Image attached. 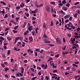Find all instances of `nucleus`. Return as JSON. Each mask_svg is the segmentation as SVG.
<instances>
[{
    "instance_id": "obj_1",
    "label": "nucleus",
    "mask_w": 80,
    "mask_h": 80,
    "mask_svg": "<svg viewBox=\"0 0 80 80\" xmlns=\"http://www.w3.org/2000/svg\"><path fill=\"white\" fill-rule=\"evenodd\" d=\"M56 42L58 44H59L60 45H61L62 43V42L60 40V39L58 38H57L56 39Z\"/></svg>"
},
{
    "instance_id": "obj_2",
    "label": "nucleus",
    "mask_w": 80,
    "mask_h": 80,
    "mask_svg": "<svg viewBox=\"0 0 80 80\" xmlns=\"http://www.w3.org/2000/svg\"><path fill=\"white\" fill-rule=\"evenodd\" d=\"M46 9L48 13H50V8L48 6H46Z\"/></svg>"
},
{
    "instance_id": "obj_3",
    "label": "nucleus",
    "mask_w": 80,
    "mask_h": 80,
    "mask_svg": "<svg viewBox=\"0 0 80 80\" xmlns=\"http://www.w3.org/2000/svg\"><path fill=\"white\" fill-rule=\"evenodd\" d=\"M70 41L72 43V44H74V42L75 41V38H74L73 39H72V38L71 39Z\"/></svg>"
},
{
    "instance_id": "obj_4",
    "label": "nucleus",
    "mask_w": 80,
    "mask_h": 80,
    "mask_svg": "<svg viewBox=\"0 0 80 80\" xmlns=\"http://www.w3.org/2000/svg\"><path fill=\"white\" fill-rule=\"evenodd\" d=\"M38 12V9H36V10H35L34 11H32V13H37Z\"/></svg>"
},
{
    "instance_id": "obj_5",
    "label": "nucleus",
    "mask_w": 80,
    "mask_h": 80,
    "mask_svg": "<svg viewBox=\"0 0 80 80\" xmlns=\"http://www.w3.org/2000/svg\"><path fill=\"white\" fill-rule=\"evenodd\" d=\"M44 43H50V41H48V40L46 39H44Z\"/></svg>"
},
{
    "instance_id": "obj_6",
    "label": "nucleus",
    "mask_w": 80,
    "mask_h": 80,
    "mask_svg": "<svg viewBox=\"0 0 80 80\" xmlns=\"http://www.w3.org/2000/svg\"><path fill=\"white\" fill-rule=\"evenodd\" d=\"M70 17V15H66L64 16V19H68Z\"/></svg>"
},
{
    "instance_id": "obj_7",
    "label": "nucleus",
    "mask_w": 80,
    "mask_h": 80,
    "mask_svg": "<svg viewBox=\"0 0 80 80\" xmlns=\"http://www.w3.org/2000/svg\"><path fill=\"white\" fill-rule=\"evenodd\" d=\"M42 67H44V68L45 69H46V68H47V64H46L45 66L44 64H42Z\"/></svg>"
},
{
    "instance_id": "obj_8",
    "label": "nucleus",
    "mask_w": 80,
    "mask_h": 80,
    "mask_svg": "<svg viewBox=\"0 0 80 80\" xmlns=\"http://www.w3.org/2000/svg\"><path fill=\"white\" fill-rule=\"evenodd\" d=\"M28 29L29 31H31V30L33 29V28L32 27V26H30L28 27Z\"/></svg>"
},
{
    "instance_id": "obj_9",
    "label": "nucleus",
    "mask_w": 80,
    "mask_h": 80,
    "mask_svg": "<svg viewBox=\"0 0 80 80\" xmlns=\"http://www.w3.org/2000/svg\"><path fill=\"white\" fill-rule=\"evenodd\" d=\"M24 71V68H22L21 70V73H23Z\"/></svg>"
},
{
    "instance_id": "obj_10",
    "label": "nucleus",
    "mask_w": 80,
    "mask_h": 80,
    "mask_svg": "<svg viewBox=\"0 0 80 80\" xmlns=\"http://www.w3.org/2000/svg\"><path fill=\"white\" fill-rule=\"evenodd\" d=\"M0 3H2V4H3V5H6V3H5V2L3 1H1L0 2Z\"/></svg>"
},
{
    "instance_id": "obj_11",
    "label": "nucleus",
    "mask_w": 80,
    "mask_h": 80,
    "mask_svg": "<svg viewBox=\"0 0 80 80\" xmlns=\"http://www.w3.org/2000/svg\"><path fill=\"white\" fill-rule=\"evenodd\" d=\"M53 62V61H51L50 62V64L52 66V65H53L54 64V63Z\"/></svg>"
},
{
    "instance_id": "obj_12",
    "label": "nucleus",
    "mask_w": 80,
    "mask_h": 80,
    "mask_svg": "<svg viewBox=\"0 0 80 80\" xmlns=\"http://www.w3.org/2000/svg\"><path fill=\"white\" fill-rule=\"evenodd\" d=\"M29 40H30V41H31L32 42L33 41V38H32V37H29Z\"/></svg>"
},
{
    "instance_id": "obj_13",
    "label": "nucleus",
    "mask_w": 80,
    "mask_h": 80,
    "mask_svg": "<svg viewBox=\"0 0 80 80\" xmlns=\"http://www.w3.org/2000/svg\"><path fill=\"white\" fill-rule=\"evenodd\" d=\"M62 4H65L67 3V2L65 0H64L62 1Z\"/></svg>"
},
{
    "instance_id": "obj_14",
    "label": "nucleus",
    "mask_w": 80,
    "mask_h": 80,
    "mask_svg": "<svg viewBox=\"0 0 80 80\" xmlns=\"http://www.w3.org/2000/svg\"><path fill=\"white\" fill-rule=\"evenodd\" d=\"M1 12L2 13V14L3 15L5 13V9H3L2 11H1Z\"/></svg>"
},
{
    "instance_id": "obj_15",
    "label": "nucleus",
    "mask_w": 80,
    "mask_h": 80,
    "mask_svg": "<svg viewBox=\"0 0 80 80\" xmlns=\"http://www.w3.org/2000/svg\"><path fill=\"white\" fill-rule=\"evenodd\" d=\"M4 69L5 70V72H7V70H9V68H4Z\"/></svg>"
},
{
    "instance_id": "obj_16",
    "label": "nucleus",
    "mask_w": 80,
    "mask_h": 80,
    "mask_svg": "<svg viewBox=\"0 0 80 80\" xmlns=\"http://www.w3.org/2000/svg\"><path fill=\"white\" fill-rule=\"evenodd\" d=\"M7 39L8 40H9L10 41L12 40V38L9 37H7Z\"/></svg>"
},
{
    "instance_id": "obj_17",
    "label": "nucleus",
    "mask_w": 80,
    "mask_h": 80,
    "mask_svg": "<svg viewBox=\"0 0 80 80\" xmlns=\"http://www.w3.org/2000/svg\"><path fill=\"white\" fill-rule=\"evenodd\" d=\"M1 33H2V34H0V35H1L2 36H3V35H5V34H4V32L3 31H2L1 32Z\"/></svg>"
},
{
    "instance_id": "obj_18",
    "label": "nucleus",
    "mask_w": 80,
    "mask_h": 80,
    "mask_svg": "<svg viewBox=\"0 0 80 80\" xmlns=\"http://www.w3.org/2000/svg\"><path fill=\"white\" fill-rule=\"evenodd\" d=\"M77 15H78V13L75 14L74 15V18H77Z\"/></svg>"
},
{
    "instance_id": "obj_19",
    "label": "nucleus",
    "mask_w": 80,
    "mask_h": 80,
    "mask_svg": "<svg viewBox=\"0 0 80 80\" xmlns=\"http://www.w3.org/2000/svg\"><path fill=\"white\" fill-rule=\"evenodd\" d=\"M48 45L49 47H53V46H54V45L52 44H49Z\"/></svg>"
},
{
    "instance_id": "obj_20",
    "label": "nucleus",
    "mask_w": 80,
    "mask_h": 80,
    "mask_svg": "<svg viewBox=\"0 0 80 80\" xmlns=\"http://www.w3.org/2000/svg\"><path fill=\"white\" fill-rule=\"evenodd\" d=\"M38 28H37L35 30V32H36V33H38V32L37 31H38Z\"/></svg>"
},
{
    "instance_id": "obj_21",
    "label": "nucleus",
    "mask_w": 80,
    "mask_h": 80,
    "mask_svg": "<svg viewBox=\"0 0 80 80\" xmlns=\"http://www.w3.org/2000/svg\"><path fill=\"white\" fill-rule=\"evenodd\" d=\"M80 4V2H77L75 4V5H78V4Z\"/></svg>"
},
{
    "instance_id": "obj_22",
    "label": "nucleus",
    "mask_w": 80,
    "mask_h": 80,
    "mask_svg": "<svg viewBox=\"0 0 80 80\" xmlns=\"http://www.w3.org/2000/svg\"><path fill=\"white\" fill-rule=\"evenodd\" d=\"M12 32H13V33H17V32H18V31H15V30H12Z\"/></svg>"
},
{
    "instance_id": "obj_23",
    "label": "nucleus",
    "mask_w": 80,
    "mask_h": 80,
    "mask_svg": "<svg viewBox=\"0 0 80 80\" xmlns=\"http://www.w3.org/2000/svg\"><path fill=\"white\" fill-rule=\"evenodd\" d=\"M43 38H48V37H47V36L46 35V34H44L43 36Z\"/></svg>"
},
{
    "instance_id": "obj_24",
    "label": "nucleus",
    "mask_w": 80,
    "mask_h": 80,
    "mask_svg": "<svg viewBox=\"0 0 80 80\" xmlns=\"http://www.w3.org/2000/svg\"><path fill=\"white\" fill-rule=\"evenodd\" d=\"M38 75H42V72L41 71H40L39 73H38Z\"/></svg>"
},
{
    "instance_id": "obj_25",
    "label": "nucleus",
    "mask_w": 80,
    "mask_h": 80,
    "mask_svg": "<svg viewBox=\"0 0 80 80\" xmlns=\"http://www.w3.org/2000/svg\"><path fill=\"white\" fill-rule=\"evenodd\" d=\"M19 75L20 76V77H23V74H22L21 72L18 73Z\"/></svg>"
},
{
    "instance_id": "obj_26",
    "label": "nucleus",
    "mask_w": 80,
    "mask_h": 80,
    "mask_svg": "<svg viewBox=\"0 0 80 80\" xmlns=\"http://www.w3.org/2000/svg\"><path fill=\"white\" fill-rule=\"evenodd\" d=\"M19 39H20V37H17L16 38H15V40H16L17 41V40H19Z\"/></svg>"
},
{
    "instance_id": "obj_27",
    "label": "nucleus",
    "mask_w": 80,
    "mask_h": 80,
    "mask_svg": "<svg viewBox=\"0 0 80 80\" xmlns=\"http://www.w3.org/2000/svg\"><path fill=\"white\" fill-rule=\"evenodd\" d=\"M22 47H25V42H22Z\"/></svg>"
},
{
    "instance_id": "obj_28",
    "label": "nucleus",
    "mask_w": 80,
    "mask_h": 80,
    "mask_svg": "<svg viewBox=\"0 0 80 80\" xmlns=\"http://www.w3.org/2000/svg\"><path fill=\"white\" fill-rule=\"evenodd\" d=\"M0 39H1V40H2L4 41L5 40V39H4V38H3L2 36L0 37Z\"/></svg>"
},
{
    "instance_id": "obj_29",
    "label": "nucleus",
    "mask_w": 80,
    "mask_h": 80,
    "mask_svg": "<svg viewBox=\"0 0 80 80\" xmlns=\"http://www.w3.org/2000/svg\"><path fill=\"white\" fill-rule=\"evenodd\" d=\"M58 72V71L57 69L53 71V73H55L56 72Z\"/></svg>"
},
{
    "instance_id": "obj_30",
    "label": "nucleus",
    "mask_w": 80,
    "mask_h": 80,
    "mask_svg": "<svg viewBox=\"0 0 80 80\" xmlns=\"http://www.w3.org/2000/svg\"><path fill=\"white\" fill-rule=\"evenodd\" d=\"M50 3L51 4H52L53 5H55V2H50Z\"/></svg>"
},
{
    "instance_id": "obj_31",
    "label": "nucleus",
    "mask_w": 80,
    "mask_h": 80,
    "mask_svg": "<svg viewBox=\"0 0 80 80\" xmlns=\"http://www.w3.org/2000/svg\"><path fill=\"white\" fill-rule=\"evenodd\" d=\"M8 18V15H7V14H6L5 15L4 18Z\"/></svg>"
},
{
    "instance_id": "obj_32",
    "label": "nucleus",
    "mask_w": 80,
    "mask_h": 80,
    "mask_svg": "<svg viewBox=\"0 0 80 80\" xmlns=\"http://www.w3.org/2000/svg\"><path fill=\"white\" fill-rule=\"evenodd\" d=\"M20 8V6H18L16 7L17 10H19Z\"/></svg>"
},
{
    "instance_id": "obj_33",
    "label": "nucleus",
    "mask_w": 80,
    "mask_h": 80,
    "mask_svg": "<svg viewBox=\"0 0 80 80\" xmlns=\"http://www.w3.org/2000/svg\"><path fill=\"white\" fill-rule=\"evenodd\" d=\"M40 49H36L35 50V51L36 52H40Z\"/></svg>"
},
{
    "instance_id": "obj_34",
    "label": "nucleus",
    "mask_w": 80,
    "mask_h": 80,
    "mask_svg": "<svg viewBox=\"0 0 80 80\" xmlns=\"http://www.w3.org/2000/svg\"><path fill=\"white\" fill-rule=\"evenodd\" d=\"M36 19V18L34 17H32V20H35Z\"/></svg>"
},
{
    "instance_id": "obj_35",
    "label": "nucleus",
    "mask_w": 80,
    "mask_h": 80,
    "mask_svg": "<svg viewBox=\"0 0 80 80\" xmlns=\"http://www.w3.org/2000/svg\"><path fill=\"white\" fill-rule=\"evenodd\" d=\"M7 54L8 55H10V50H9L8 51Z\"/></svg>"
},
{
    "instance_id": "obj_36",
    "label": "nucleus",
    "mask_w": 80,
    "mask_h": 80,
    "mask_svg": "<svg viewBox=\"0 0 80 80\" xmlns=\"http://www.w3.org/2000/svg\"><path fill=\"white\" fill-rule=\"evenodd\" d=\"M18 27V26H17L14 28V30H17V28Z\"/></svg>"
},
{
    "instance_id": "obj_37",
    "label": "nucleus",
    "mask_w": 80,
    "mask_h": 80,
    "mask_svg": "<svg viewBox=\"0 0 80 80\" xmlns=\"http://www.w3.org/2000/svg\"><path fill=\"white\" fill-rule=\"evenodd\" d=\"M51 26L52 27V26L53 25V21H51Z\"/></svg>"
},
{
    "instance_id": "obj_38",
    "label": "nucleus",
    "mask_w": 80,
    "mask_h": 80,
    "mask_svg": "<svg viewBox=\"0 0 80 80\" xmlns=\"http://www.w3.org/2000/svg\"><path fill=\"white\" fill-rule=\"evenodd\" d=\"M62 24L64 23V20L63 19V18H62Z\"/></svg>"
},
{
    "instance_id": "obj_39",
    "label": "nucleus",
    "mask_w": 80,
    "mask_h": 80,
    "mask_svg": "<svg viewBox=\"0 0 80 80\" xmlns=\"http://www.w3.org/2000/svg\"><path fill=\"white\" fill-rule=\"evenodd\" d=\"M25 14L28 17L29 16V14H28V13H27L26 12L25 13Z\"/></svg>"
},
{
    "instance_id": "obj_40",
    "label": "nucleus",
    "mask_w": 80,
    "mask_h": 80,
    "mask_svg": "<svg viewBox=\"0 0 80 80\" xmlns=\"http://www.w3.org/2000/svg\"><path fill=\"white\" fill-rule=\"evenodd\" d=\"M52 58H50L48 61V62H50V61H51V60H52Z\"/></svg>"
},
{
    "instance_id": "obj_41",
    "label": "nucleus",
    "mask_w": 80,
    "mask_h": 80,
    "mask_svg": "<svg viewBox=\"0 0 80 80\" xmlns=\"http://www.w3.org/2000/svg\"><path fill=\"white\" fill-rule=\"evenodd\" d=\"M67 29H68V30H72V28H69V27H68L67 28Z\"/></svg>"
},
{
    "instance_id": "obj_42",
    "label": "nucleus",
    "mask_w": 80,
    "mask_h": 80,
    "mask_svg": "<svg viewBox=\"0 0 80 80\" xmlns=\"http://www.w3.org/2000/svg\"><path fill=\"white\" fill-rule=\"evenodd\" d=\"M37 78V77H33V78H32V80H35V79H36V78Z\"/></svg>"
},
{
    "instance_id": "obj_43",
    "label": "nucleus",
    "mask_w": 80,
    "mask_h": 80,
    "mask_svg": "<svg viewBox=\"0 0 80 80\" xmlns=\"http://www.w3.org/2000/svg\"><path fill=\"white\" fill-rule=\"evenodd\" d=\"M2 42H3V40H0V43L1 45L2 44Z\"/></svg>"
},
{
    "instance_id": "obj_44",
    "label": "nucleus",
    "mask_w": 80,
    "mask_h": 80,
    "mask_svg": "<svg viewBox=\"0 0 80 80\" xmlns=\"http://www.w3.org/2000/svg\"><path fill=\"white\" fill-rule=\"evenodd\" d=\"M53 7H51V13H53Z\"/></svg>"
},
{
    "instance_id": "obj_45",
    "label": "nucleus",
    "mask_w": 80,
    "mask_h": 80,
    "mask_svg": "<svg viewBox=\"0 0 80 80\" xmlns=\"http://www.w3.org/2000/svg\"><path fill=\"white\" fill-rule=\"evenodd\" d=\"M52 66L53 68H57V66H55V65L54 64L52 65Z\"/></svg>"
},
{
    "instance_id": "obj_46",
    "label": "nucleus",
    "mask_w": 80,
    "mask_h": 80,
    "mask_svg": "<svg viewBox=\"0 0 80 80\" xmlns=\"http://www.w3.org/2000/svg\"><path fill=\"white\" fill-rule=\"evenodd\" d=\"M59 12H60V13H63V11L62 10L60 11Z\"/></svg>"
},
{
    "instance_id": "obj_47",
    "label": "nucleus",
    "mask_w": 80,
    "mask_h": 80,
    "mask_svg": "<svg viewBox=\"0 0 80 80\" xmlns=\"http://www.w3.org/2000/svg\"><path fill=\"white\" fill-rule=\"evenodd\" d=\"M2 56L3 58H5V55L4 54H2Z\"/></svg>"
},
{
    "instance_id": "obj_48",
    "label": "nucleus",
    "mask_w": 80,
    "mask_h": 80,
    "mask_svg": "<svg viewBox=\"0 0 80 80\" xmlns=\"http://www.w3.org/2000/svg\"><path fill=\"white\" fill-rule=\"evenodd\" d=\"M72 17H71L69 18V20L70 21H71V20H72Z\"/></svg>"
},
{
    "instance_id": "obj_49",
    "label": "nucleus",
    "mask_w": 80,
    "mask_h": 80,
    "mask_svg": "<svg viewBox=\"0 0 80 80\" xmlns=\"http://www.w3.org/2000/svg\"><path fill=\"white\" fill-rule=\"evenodd\" d=\"M52 16L53 17H57V15L55 14H52Z\"/></svg>"
},
{
    "instance_id": "obj_50",
    "label": "nucleus",
    "mask_w": 80,
    "mask_h": 80,
    "mask_svg": "<svg viewBox=\"0 0 80 80\" xmlns=\"http://www.w3.org/2000/svg\"><path fill=\"white\" fill-rule=\"evenodd\" d=\"M35 31H33L32 32V35L33 36L35 35Z\"/></svg>"
},
{
    "instance_id": "obj_51",
    "label": "nucleus",
    "mask_w": 80,
    "mask_h": 80,
    "mask_svg": "<svg viewBox=\"0 0 80 80\" xmlns=\"http://www.w3.org/2000/svg\"><path fill=\"white\" fill-rule=\"evenodd\" d=\"M66 6L68 7H70V4L69 3H68V4H67Z\"/></svg>"
},
{
    "instance_id": "obj_52",
    "label": "nucleus",
    "mask_w": 80,
    "mask_h": 80,
    "mask_svg": "<svg viewBox=\"0 0 80 80\" xmlns=\"http://www.w3.org/2000/svg\"><path fill=\"white\" fill-rule=\"evenodd\" d=\"M69 73L67 72H66L65 73V75H69Z\"/></svg>"
},
{
    "instance_id": "obj_53",
    "label": "nucleus",
    "mask_w": 80,
    "mask_h": 80,
    "mask_svg": "<svg viewBox=\"0 0 80 80\" xmlns=\"http://www.w3.org/2000/svg\"><path fill=\"white\" fill-rule=\"evenodd\" d=\"M77 48H76L75 52V53L76 54H77Z\"/></svg>"
},
{
    "instance_id": "obj_54",
    "label": "nucleus",
    "mask_w": 80,
    "mask_h": 80,
    "mask_svg": "<svg viewBox=\"0 0 80 80\" xmlns=\"http://www.w3.org/2000/svg\"><path fill=\"white\" fill-rule=\"evenodd\" d=\"M43 28H46V26H45V24H43Z\"/></svg>"
},
{
    "instance_id": "obj_55",
    "label": "nucleus",
    "mask_w": 80,
    "mask_h": 80,
    "mask_svg": "<svg viewBox=\"0 0 80 80\" xmlns=\"http://www.w3.org/2000/svg\"><path fill=\"white\" fill-rule=\"evenodd\" d=\"M62 40L63 42H65L66 41H65V39L64 38H63L62 39Z\"/></svg>"
},
{
    "instance_id": "obj_56",
    "label": "nucleus",
    "mask_w": 80,
    "mask_h": 80,
    "mask_svg": "<svg viewBox=\"0 0 80 80\" xmlns=\"http://www.w3.org/2000/svg\"><path fill=\"white\" fill-rule=\"evenodd\" d=\"M58 5H60V6H63V4L61 2L58 4Z\"/></svg>"
},
{
    "instance_id": "obj_57",
    "label": "nucleus",
    "mask_w": 80,
    "mask_h": 80,
    "mask_svg": "<svg viewBox=\"0 0 80 80\" xmlns=\"http://www.w3.org/2000/svg\"><path fill=\"white\" fill-rule=\"evenodd\" d=\"M67 46L66 45H65L63 48V50H65V49L66 48Z\"/></svg>"
},
{
    "instance_id": "obj_58",
    "label": "nucleus",
    "mask_w": 80,
    "mask_h": 80,
    "mask_svg": "<svg viewBox=\"0 0 80 80\" xmlns=\"http://www.w3.org/2000/svg\"><path fill=\"white\" fill-rule=\"evenodd\" d=\"M19 18H16V22H18V20H19Z\"/></svg>"
},
{
    "instance_id": "obj_59",
    "label": "nucleus",
    "mask_w": 80,
    "mask_h": 80,
    "mask_svg": "<svg viewBox=\"0 0 80 80\" xmlns=\"http://www.w3.org/2000/svg\"><path fill=\"white\" fill-rule=\"evenodd\" d=\"M75 48H76L77 49V47L75 46H73L72 47V49L73 50L74 49H75Z\"/></svg>"
},
{
    "instance_id": "obj_60",
    "label": "nucleus",
    "mask_w": 80,
    "mask_h": 80,
    "mask_svg": "<svg viewBox=\"0 0 80 80\" xmlns=\"http://www.w3.org/2000/svg\"><path fill=\"white\" fill-rule=\"evenodd\" d=\"M40 53H43V50H42L41 51H39Z\"/></svg>"
},
{
    "instance_id": "obj_61",
    "label": "nucleus",
    "mask_w": 80,
    "mask_h": 80,
    "mask_svg": "<svg viewBox=\"0 0 80 80\" xmlns=\"http://www.w3.org/2000/svg\"><path fill=\"white\" fill-rule=\"evenodd\" d=\"M46 80H49L48 77V76H46Z\"/></svg>"
},
{
    "instance_id": "obj_62",
    "label": "nucleus",
    "mask_w": 80,
    "mask_h": 80,
    "mask_svg": "<svg viewBox=\"0 0 80 80\" xmlns=\"http://www.w3.org/2000/svg\"><path fill=\"white\" fill-rule=\"evenodd\" d=\"M1 66L2 67H5V65H4L3 64H1Z\"/></svg>"
},
{
    "instance_id": "obj_63",
    "label": "nucleus",
    "mask_w": 80,
    "mask_h": 80,
    "mask_svg": "<svg viewBox=\"0 0 80 80\" xmlns=\"http://www.w3.org/2000/svg\"><path fill=\"white\" fill-rule=\"evenodd\" d=\"M8 30H9V28H6L5 29V31H8Z\"/></svg>"
},
{
    "instance_id": "obj_64",
    "label": "nucleus",
    "mask_w": 80,
    "mask_h": 80,
    "mask_svg": "<svg viewBox=\"0 0 80 80\" xmlns=\"http://www.w3.org/2000/svg\"><path fill=\"white\" fill-rule=\"evenodd\" d=\"M3 48L4 49H6L7 48V46H4Z\"/></svg>"
}]
</instances>
